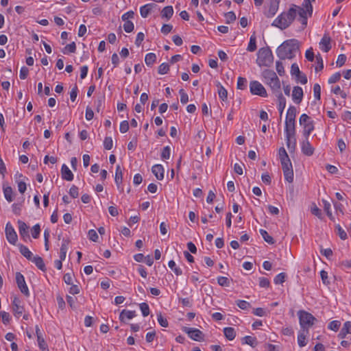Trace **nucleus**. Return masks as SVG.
Returning <instances> with one entry per match:
<instances>
[{"label": "nucleus", "instance_id": "nucleus-1", "mask_svg": "<svg viewBox=\"0 0 351 351\" xmlns=\"http://www.w3.org/2000/svg\"><path fill=\"white\" fill-rule=\"evenodd\" d=\"M299 51V43L296 39H289L283 42L276 50L278 57L280 60L292 59Z\"/></svg>", "mask_w": 351, "mask_h": 351}, {"label": "nucleus", "instance_id": "nucleus-2", "mask_svg": "<svg viewBox=\"0 0 351 351\" xmlns=\"http://www.w3.org/2000/svg\"><path fill=\"white\" fill-rule=\"evenodd\" d=\"M297 9L291 8L287 12H282L272 23V25L281 29L287 28L294 21Z\"/></svg>", "mask_w": 351, "mask_h": 351}, {"label": "nucleus", "instance_id": "nucleus-3", "mask_svg": "<svg viewBox=\"0 0 351 351\" xmlns=\"http://www.w3.org/2000/svg\"><path fill=\"white\" fill-rule=\"evenodd\" d=\"M261 75L263 78V82L270 87L274 93H280V81L274 71L265 69Z\"/></svg>", "mask_w": 351, "mask_h": 351}, {"label": "nucleus", "instance_id": "nucleus-4", "mask_svg": "<svg viewBox=\"0 0 351 351\" xmlns=\"http://www.w3.org/2000/svg\"><path fill=\"white\" fill-rule=\"evenodd\" d=\"M273 62L274 56L269 47H262L258 50L256 62L260 66L269 67Z\"/></svg>", "mask_w": 351, "mask_h": 351}, {"label": "nucleus", "instance_id": "nucleus-5", "mask_svg": "<svg viewBox=\"0 0 351 351\" xmlns=\"http://www.w3.org/2000/svg\"><path fill=\"white\" fill-rule=\"evenodd\" d=\"M298 314L302 330L306 331V333L308 334L309 328L317 321L316 318L311 313L303 310L299 311Z\"/></svg>", "mask_w": 351, "mask_h": 351}, {"label": "nucleus", "instance_id": "nucleus-6", "mask_svg": "<svg viewBox=\"0 0 351 351\" xmlns=\"http://www.w3.org/2000/svg\"><path fill=\"white\" fill-rule=\"evenodd\" d=\"M299 123L303 126V135L304 137H309L314 130L313 121L306 114H302L299 119Z\"/></svg>", "mask_w": 351, "mask_h": 351}, {"label": "nucleus", "instance_id": "nucleus-7", "mask_svg": "<svg viewBox=\"0 0 351 351\" xmlns=\"http://www.w3.org/2000/svg\"><path fill=\"white\" fill-rule=\"evenodd\" d=\"M298 14L300 16L299 21L301 22L303 29L307 25L308 16H311L313 14V10L310 11V8L305 5V2L303 1L302 7H297Z\"/></svg>", "mask_w": 351, "mask_h": 351}, {"label": "nucleus", "instance_id": "nucleus-8", "mask_svg": "<svg viewBox=\"0 0 351 351\" xmlns=\"http://www.w3.org/2000/svg\"><path fill=\"white\" fill-rule=\"evenodd\" d=\"M250 92L252 95L265 97L267 96L265 87L258 81H252L250 84Z\"/></svg>", "mask_w": 351, "mask_h": 351}, {"label": "nucleus", "instance_id": "nucleus-9", "mask_svg": "<svg viewBox=\"0 0 351 351\" xmlns=\"http://www.w3.org/2000/svg\"><path fill=\"white\" fill-rule=\"evenodd\" d=\"M182 330L194 341H201L204 339V334L199 329L184 326Z\"/></svg>", "mask_w": 351, "mask_h": 351}, {"label": "nucleus", "instance_id": "nucleus-10", "mask_svg": "<svg viewBox=\"0 0 351 351\" xmlns=\"http://www.w3.org/2000/svg\"><path fill=\"white\" fill-rule=\"evenodd\" d=\"M16 282L21 292L28 297L29 295V289L26 285L23 275L20 272L16 273Z\"/></svg>", "mask_w": 351, "mask_h": 351}, {"label": "nucleus", "instance_id": "nucleus-11", "mask_svg": "<svg viewBox=\"0 0 351 351\" xmlns=\"http://www.w3.org/2000/svg\"><path fill=\"white\" fill-rule=\"evenodd\" d=\"M5 232L8 241L12 245H15L17 241L18 237L16 232L10 222L6 223Z\"/></svg>", "mask_w": 351, "mask_h": 351}, {"label": "nucleus", "instance_id": "nucleus-12", "mask_svg": "<svg viewBox=\"0 0 351 351\" xmlns=\"http://www.w3.org/2000/svg\"><path fill=\"white\" fill-rule=\"evenodd\" d=\"M280 0H269V9L265 12L267 17L271 18L277 12Z\"/></svg>", "mask_w": 351, "mask_h": 351}, {"label": "nucleus", "instance_id": "nucleus-13", "mask_svg": "<svg viewBox=\"0 0 351 351\" xmlns=\"http://www.w3.org/2000/svg\"><path fill=\"white\" fill-rule=\"evenodd\" d=\"M331 38L328 34H325L319 42V48L324 52H328L331 49Z\"/></svg>", "mask_w": 351, "mask_h": 351}, {"label": "nucleus", "instance_id": "nucleus-14", "mask_svg": "<svg viewBox=\"0 0 351 351\" xmlns=\"http://www.w3.org/2000/svg\"><path fill=\"white\" fill-rule=\"evenodd\" d=\"M301 145L302 152L308 156H312L314 153V148L308 141V137H304Z\"/></svg>", "mask_w": 351, "mask_h": 351}, {"label": "nucleus", "instance_id": "nucleus-15", "mask_svg": "<svg viewBox=\"0 0 351 351\" xmlns=\"http://www.w3.org/2000/svg\"><path fill=\"white\" fill-rule=\"evenodd\" d=\"M303 90L300 86H294L293 91H292V99L293 101L297 104H299L301 103L302 99H303Z\"/></svg>", "mask_w": 351, "mask_h": 351}, {"label": "nucleus", "instance_id": "nucleus-16", "mask_svg": "<svg viewBox=\"0 0 351 351\" xmlns=\"http://www.w3.org/2000/svg\"><path fill=\"white\" fill-rule=\"evenodd\" d=\"M285 135L295 136V120H285Z\"/></svg>", "mask_w": 351, "mask_h": 351}, {"label": "nucleus", "instance_id": "nucleus-17", "mask_svg": "<svg viewBox=\"0 0 351 351\" xmlns=\"http://www.w3.org/2000/svg\"><path fill=\"white\" fill-rule=\"evenodd\" d=\"M18 224H19V232L21 237L25 240L26 239H29V232H28L29 227L27 226V224L21 220L18 221Z\"/></svg>", "mask_w": 351, "mask_h": 351}, {"label": "nucleus", "instance_id": "nucleus-18", "mask_svg": "<svg viewBox=\"0 0 351 351\" xmlns=\"http://www.w3.org/2000/svg\"><path fill=\"white\" fill-rule=\"evenodd\" d=\"M152 171L158 180H162L164 178L165 170L162 165H154L152 167Z\"/></svg>", "mask_w": 351, "mask_h": 351}, {"label": "nucleus", "instance_id": "nucleus-19", "mask_svg": "<svg viewBox=\"0 0 351 351\" xmlns=\"http://www.w3.org/2000/svg\"><path fill=\"white\" fill-rule=\"evenodd\" d=\"M136 316L134 311H128L123 309L119 315V319L121 322H125L127 319H132Z\"/></svg>", "mask_w": 351, "mask_h": 351}, {"label": "nucleus", "instance_id": "nucleus-20", "mask_svg": "<svg viewBox=\"0 0 351 351\" xmlns=\"http://www.w3.org/2000/svg\"><path fill=\"white\" fill-rule=\"evenodd\" d=\"M62 178L67 181H71L73 180V174L69 168L63 164L61 168Z\"/></svg>", "mask_w": 351, "mask_h": 351}, {"label": "nucleus", "instance_id": "nucleus-21", "mask_svg": "<svg viewBox=\"0 0 351 351\" xmlns=\"http://www.w3.org/2000/svg\"><path fill=\"white\" fill-rule=\"evenodd\" d=\"M351 333V322H346L341 329L338 337L340 339H344L348 334Z\"/></svg>", "mask_w": 351, "mask_h": 351}, {"label": "nucleus", "instance_id": "nucleus-22", "mask_svg": "<svg viewBox=\"0 0 351 351\" xmlns=\"http://www.w3.org/2000/svg\"><path fill=\"white\" fill-rule=\"evenodd\" d=\"M286 137V143L288 149L290 152H293L296 147V138L295 136H288V134L285 135Z\"/></svg>", "mask_w": 351, "mask_h": 351}, {"label": "nucleus", "instance_id": "nucleus-23", "mask_svg": "<svg viewBox=\"0 0 351 351\" xmlns=\"http://www.w3.org/2000/svg\"><path fill=\"white\" fill-rule=\"evenodd\" d=\"M276 96L278 100V109L281 116L286 107V99L284 97L281 92L277 93Z\"/></svg>", "mask_w": 351, "mask_h": 351}, {"label": "nucleus", "instance_id": "nucleus-24", "mask_svg": "<svg viewBox=\"0 0 351 351\" xmlns=\"http://www.w3.org/2000/svg\"><path fill=\"white\" fill-rule=\"evenodd\" d=\"M114 181L118 189H120V186L123 181V172L119 165L116 167Z\"/></svg>", "mask_w": 351, "mask_h": 351}, {"label": "nucleus", "instance_id": "nucleus-25", "mask_svg": "<svg viewBox=\"0 0 351 351\" xmlns=\"http://www.w3.org/2000/svg\"><path fill=\"white\" fill-rule=\"evenodd\" d=\"M30 261L33 262L36 265V267L41 271H45L46 270V267L44 263L43 259L40 256H33L32 260Z\"/></svg>", "mask_w": 351, "mask_h": 351}, {"label": "nucleus", "instance_id": "nucleus-26", "mask_svg": "<svg viewBox=\"0 0 351 351\" xmlns=\"http://www.w3.org/2000/svg\"><path fill=\"white\" fill-rule=\"evenodd\" d=\"M19 248L21 254L24 256L28 261L32 260L33 256V254L32 252L28 249L27 247L23 244L19 245Z\"/></svg>", "mask_w": 351, "mask_h": 351}, {"label": "nucleus", "instance_id": "nucleus-27", "mask_svg": "<svg viewBox=\"0 0 351 351\" xmlns=\"http://www.w3.org/2000/svg\"><path fill=\"white\" fill-rule=\"evenodd\" d=\"M69 241L68 240L63 239L60 250V258L61 260H65L66 258V252L69 248Z\"/></svg>", "mask_w": 351, "mask_h": 351}, {"label": "nucleus", "instance_id": "nucleus-28", "mask_svg": "<svg viewBox=\"0 0 351 351\" xmlns=\"http://www.w3.org/2000/svg\"><path fill=\"white\" fill-rule=\"evenodd\" d=\"M173 14V9L171 5L165 7L161 11L162 18H165L167 20H169Z\"/></svg>", "mask_w": 351, "mask_h": 351}, {"label": "nucleus", "instance_id": "nucleus-29", "mask_svg": "<svg viewBox=\"0 0 351 351\" xmlns=\"http://www.w3.org/2000/svg\"><path fill=\"white\" fill-rule=\"evenodd\" d=\"M225 337L230 341L233 340L236 336V332L234 328L226 327L223 329Z\"/></svg>", "mask_w": 351, "mask_h": 351}, {"label": "nucleus", "instance_id": "nucleus-30", "mask_svg": "<svg viewBox=\"0 0 351 351\" xmlns=\"http://www.w3.org/2000/svg\"><path fill=\"white\" fill-rule=\"evenodd\" d=\"M297 109L293 106H290L287 112L285 120H295Z\"/></svg>", "mask_w": 351, "mask_h": 351}, {"label": "nucleus", "instance_id": "nucleus-31", "mask_svg": "<svg viewBox=\"0 0 351 351\" xmlns=\"http://www.w3.org/2000/svg\"><path fill=\"white\" fill-rule=\"evenodd\" d=\"M306 331L301 330L299 332V334L298 335V343L300 347L302 348L306 345Z\"/></svg>", "mask_w": 351, "mask_h": 351}, {"label": "nucleus", "instance_id": "nucleus-32", "mask_svg": "<svg viewBox=\"0 0 351 351\" xmlns=\"http://www.w3.org/2000/svg\"><path fill=\"white\" fill-rule=\"evenodd\" d=\"M156 61V56L154 53H149L146 54L145 58V64L148 66H151L154 64V63Z\"/></svg>", "mask_w": 351, "mask_h": 351}, {"label": "nucleus", "instance_id": "nucleus-33", "mask_svg": "<svg viewBox=\"0 0 351 351\" xmlns=\"http://www.w3.org/2000/svg\"><path fill=\"white\" fill-rule=\"evenodd\" d=\"M256 49V38L255 36V33H254L250 38V42L248 43L247 50L252 52V51H254Z\"/></svg>", "mask_w": 351, "mask_h": 351}, {"label": "nucleus", "instance_id": "nucleus-34", "mask_svg": "<svg viewBox=\"0 0 351 351\" xmlns=\"http://www.w3.org/2000/svg\"><path fill=\"white\" fill-rule=\"evenodd\" d=\"M25 311L24 306L23 305L16 304L14 306H12V311L16 317L19 318Z\"/></svg>", "mask_w": 351, "mask_h": 351}, {"label": "nucleus", "instance_id": "nucleus-35", "mask_svg": "<svg viewBox=\"0 0 351 351\" xmlns=\"http://www.w3.org/2000/svg\"><path fill=\"white\" fill-rule=\"evenodd\" d=\"M243 343L250 345L252 348H254L257 346L256 339L251 336L244 337L243 339Z\"/></svg>", "mask_w": 351, "mask_h": 351}, {"label": "nucleus", "instance_id": "nucleus-36", "mask_svg": "<svg viewBox=\"0 0 351 351\" xmlns=\"http://www.w3.org/2000/svg\"><path fill=\"white\" fill-rule=\"evenodd\" d=\"M260 232V234H261V236L263 237V239L267 242L269 244H274V239H273L272 237H271L268 232L263 230V229H261L259 230Z\"/></svg>", "mask_w": 351, "mask_h": 351}, {"label": "nucleus", "instance_id": "nucleus-37", "mask_svg": "<svg viewBox=\"0 0 351 351\" xmlns=\"http://www.w3.org/2000/svg\"><path fill=\"white\" fill-rule=\"evenodd\" d=\"M168 266L169 267V268L171 270L173 271V272L175 273V274L176 276H180L182 274V269L180 267L176 266V264L174 261L171 260V261H169Z\"/></svg>", "mask_w": 351, "mask_h": 351}, {"label": "nucleus", "instance_id": "nucleus-38", "mask_svg": "<svg viewBox=\"0 0 351 351\" xmlns=\"http://www.w3.org/2000/svg\"><path fill=\"white\" fill-rule=\"evenodd\" d=\"M152 4H145L140 8V14L143 18H147L151 13L149 7H152Z\"/></svg>", "mask_w": 351, "mask_h": 351}, {"label": "nucleus", "instance_id": "nucleus-39", "mask_svg": "<svg viewBox=\"0 0 351 351\" xmlns=\"http://www.w3.org/2000/svg\"><path fill=\"white\" fill-rule=\"evenodd\" d=\"M315 61H316L317 65L315 68V70L316 72H319V71H322L324 68L323 59L319 53H318L315 56Z\"/></svg>", "mask_w": 351, "mask_h": 351}, {"label": "nucleus", "instance_id": "nucleus-40", "mask_svg": "<svg viewBox=\"0 0 351 351\" xmlns=\"http://www.w3.org/2000/svg\"><path fill=\"white\" fill-rule=\"evenodd\" d=\"M3 193H4L5 198V199L8 202H12V200H13V196H12L13 191H12V187L7 186V187L4 188L3 189Z\"/></svg>", "mask_w": 351, "mask_h": 351}, {"label": "nucleus", "instance_id": "nucleus-41", "mask_svg": "<svg viewBox=\"0 0 351 351\" xmlns=\"http://www.w3.org/2000/svg\"><path fill=\"white\" fill-rule=\"evenodd\" d=\"M76 51V45L75 42L66 45L62 50V52L66 54L67 53H75Z\"/></svg>", "mask_w": 351, "mask_h": 351}, {"label": "nucleus", "instance_id": "nucleus-42", "mask_svg": "<svg viewBox=\"0 0 351 351\" xmlns=\"http://www.w3.org/2000/svg\"><path fill=\"white\" fill-rule=\"evenodd\" d=\"M224 16L226 18V23L228 24L234 22L237 19L236 14L232 11L226 13Z\"/></svg>", "mask_w": 351, "mask_h": 351}, {"label": "nucleus", "instance_id": "nucleus-43", "mask_svg": "<svg viewBox=\"0 0 351 351\" xmlns=\"http://www.w3.org/2000/svg\"><path fill=\"white\" fill-rule=\"evenodd\" d=\"M284 176L285 180L291 183L293 181V169L290 170H285L283 171Z\"/></svg>", "mask_w": 351, "mask_h": 351}, {"label": "nucleus", "instance_id": "nucleus-44", "mask_svg": "<svg viewBox=\"0 0 351 351\" xmlns=\"http://www.w3.org/2000/svg\"><path fill=\"white\" fill-rule=\"evenodd\" d=\"M336 229L337 230V234L342 240H346L348 238L346 232L341 227L339 224L336 225Z\"/></svg>", "mask_w": 351, "mask_h": 351}, {"label": "nucleus", "instance_id": "nucleus-45", "mask_svg": "<svg viewBox=\"0 0 351 351\" xmlns=\"http://www.w3.org/2000/svg\"><path fill=\"white\" fill-rule=\"evenodd\" d=\"M169 65L167 63H165V62L162 63L158 66V72L160 75L166 74L169 72Z\"/></svg>", "mask_w": 351, "mask_h": 351}, {"label": "nucleus", "instance_id": "nucleus-46", "mask_svg": "<svg viewBox=\"0 0 351 351\" xmlns=\"http://www.w3.org/2000/svg\"><path fill=\"white\" fill-rule=\"evenodd\" d=\"M282 171L285 170H290L293 169L292 163L290 160V158H287L286 160H281L280 161Z\"/></svg>", "mask_w": 351, "mask_h": 351}, {"label": "nucleus", "instance_id": "nucleus-47", "mask_svg": "<svg viewBox=\"0 0 351 351\" xmlns=\"http://www.w3.org/2000/svg\"><path fill=\"white\" fill-rule=\"evenodd\" d=\"M286 274L284 272L280 273L274 278L276 285L282 284L285 281Z\"/></svg>", "mask_w": 351, "mask_h": 351}, {"label": "nucleus", "instance_id": "nucleus-48", "mask_svg": "<svg viewBox=\"0 0 351 351\" xmlns=\"http://www.w3.org/2000/svg\"><path fill=\"white\" fill-rule=\"evenodd\" d=\"M113 141L112 138L110 136H106L104 141V147L106 149L110 150L112 148Z\"/></svg>", "mask_w": 351, "mask_h": 351}, {"label": "nucleus", "instance_id": "nucleus-49", "mask_svg": "<svg viewBox=\"0 0 351 351\" xmlns=\"http://www.w3.org/2000/svg\"><path fill=\"white\" fill-rule=\"evenodd\" d=\"M139 306H140V309L142 312V315L144 317H146L149 314V313H150L149 307L147 303L143 302V303L140 304Z\"/></svg>", "mask_w": 351, "mask_h": 351}, {"label": "nucleus", "instance_id": "nucleus-50", "mask_svg": "<svg viewBox=\"0 0 351 351\" xmlns=\"http://www.w3.org/2000/svg\"><path fill=\"white\" fill-rule=\"evenodd\" d=\"M217 282L220 286L229 287L230 280L227 277L219 276L217 278Z\"/></svg>", "mask_w": 351, "mask_h": 351}, {"label": "nucleus", "instance_id": "nucleus-51", "mask_svg": "<svg viewBox=\"0 0 351 351\" xmlns=\"http://www.w3.org/2000/svg\"><path fill=\"white\" fill-rule=\"evenodd\" d=\"M324 204V209L326 211L327 215L330 219H333L334 217L332 215L331 210H330V204L326 200H323Z\"/></svg>", "mask_w": 351, "mask_h": 351}, {"label": "nucleus", "instance_id": "nucleus-52", "mask_svg": "<svg viewBox=\"0 0 351 351\" xmlns=\"http://www.w3.org/2000/svg\"><path fill=\"white\" fill-rule=\"evenodd\" d=\"M123 29L127 33L132 32L134 30V23L130 21H124Z\"/></svg>", "mask_w": 351, "mask_h": 351}, {"label": "nucleus", "instance_id": "nucleus-53", "mask_svg": "<svg viewBox=\"0 0 351 351\" xmlns=\"http://www.w3.org/2000/svg\"><path fill=\"white\" fill-rule=\"evenodd\" d=\"M157 319H158L159 324L161 326L165 327V328L168 326V325H169L168 321L165 317H164L162 315L161 313H159L158 314H157Z\"/></svg>", "mask_w": 351, "mask_h": 351}, {"label": "nucleus", "instance_id": "nucleus-54", "mask_svg": "<svg viewBox=\"0 0 351 351\" xmlns=\"http://www.w3.org/2000/svg\"><path fill=\"white\" fill-rule=\"evenodd\" d=\"M314 97L317 100L321 98V86L319 84H315L313 86Z\"/></svg>", "mask_w": 351, "mask_h": 351}, {"label": "nucleus", "instance_id": "nucleus-55", "mask_svg": "<svg viewBox=\"0 0 351 351\" xmlns=\"http://www.w3.org/2000/svg\"><path fill=\"white\" fill-rule=\"evenodd\" d=\"M171 149L169 146H166L162 149L161 153V158L162 160H167L170 158Z\"/></svg>", "mask_w": 351, "mask_h": 351}, {"label": "nucleus", "instance_id": "nucleus-56", "mask_svg": "<svg viewBox=\"0 0 351 351\" xmlns=\"http://www.w3.org/2000/svg\"><path fill=\"white\" fill-rule=\"evenodd\" d=\"M247 86V80L244 77H239L237 81V88L243 90Z\"/></svg>", "mask_w": 351, "mask_h": 351}, {"label": "nucleus", "instance_id": "nucleus-57", "mask_svg": "<svg viewBox=\"0 0 351 351\" xmlns=\"http://www.w3.org/2000/svg\"><path fill=\"white\" fill-rule=\"evenodd\" d=\"M40 232V227L38 223L34 225L32 229V235L34 239L38 238Z\"/></svg>", "mask_w": 351, "mask_h": 351}, {"label": "nucleus", "instance_id": "nucleus-58", "mask_svg": "<svg viewBox=\"0 0 351 351\" xmlns=\"http://www.w3.org/2000/svg\"><path fill=\"white\" fill-rule=\"evenodd\" d=\"M237 306L243 310L248 309L250 307V304L245 300H239L237 301Z\"/></svg>", "mask_w": 351, "mask_h": 351}, {"label": "nucleus", "instance_id": "nucleus-59", "mask_svg": "<svg viewBox=\"0 0 351 351\" xmlns=\"http://www.w3.org/2000/svg\"><path fill=\"white\" fill-rule=\"evenodd\" d=\"M278 156L280 160H286L287 158H289L285 149L284 147H280L278 150Z\"/></svg>", "mask_w": 351, "mask_h": 351}, {"label": "nucleus", "instance_id": "nucleus-60", "mask_svg": "<svg viewBox=\"0 0 351 351\" xmlns=\"http://www.w3.org/2000/svg\"><path fill=\"white\" fill-rule=\"evenodd\" d=\"M0 317L4 324H8L10 321V314L5 311H0Z\"/></svg>", "mask_w": 351, "mask_h": 351}, {"label": "nucleus", "instance_id": "nucleus-61", "mask_svg": "<svg viewBox=\"0 0 351 351\" xmlns=\"http://www.w3.org/2000/svg\"><path fill=\"white\" fill-rule=\"evenodd\" d=\"M179 94L180 95V102L182 104H185L188 102L189 101V96L188 95L185 93V91L184 90V89H180L179 90Z\"/></svg>", "mask_w": 351, "mask_h": 351}, {"label": "nucleus", "instance_id": "nucleus-62", "mask_svg": "<svg viewBox=\"0 0 351 351\" xmlns=\"http://www.w3.org/2000/svg\"><path fill=\"white\" fill-rule=\"evenodd\" d=\"M276 69L280 76H282L285 75L284 66L280 61H276Z\"/></svg>", "mask_w": 351, "mask_h": 351}, {"label": "nucleus", "instance_id": "nucleus-63", "mask_svg": "<svg viewBox=\"0 0 351 351\" xmlns=\"http://www.w3.org/2000/svg\"><path fill=\"white\" fill-rule=\"evenodd\" d=\"M340 325V322L334 320L329 323L328 328L334 331H337L339 328Z\"/></svg>", "mask_w": 351, "mask_h": 351}, {"label": "nucleus", "instance_id": "nucleus-64", "mask_svg": "<svg viewBox=\"0 0 351 351\" xmlns=\"http://www.w3.org/2000/svg\"><path fill=\"white\" fill-rule=\"evenodd\" d=\"M218 93H219V98L221 99H222L223 101H225L227 99L228 92L226 90V88L224 87H223L222 86H220Z\"/></svg>", "mask_w": 351, "mask_h": 351}]
</instances>
